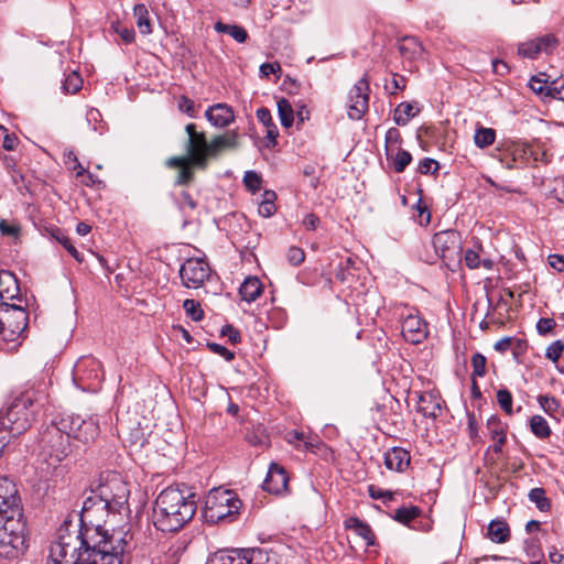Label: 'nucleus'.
Segmentation results:
<instances>
[{
  "instance_id": "nucleus-1",
  "label": "nucleus",
  "mask_w": 564,
  "mask_h": 564,
  "mask_svg": "<svg viewBox=\"0 0 564 564\" xmlns=\"http://www.w3.org/2000/svg\"><path fill=\"white\" fill-rule=\"evenodd\" d=\"M128 484L117 471H104L83 502L80 522L94 528L95 538L65 521L58 539L52 543L46 564H126L128 532L108 534L101 523L110 512H120L128 503Z\"/></svg>"
},
{
  "instance_id": "nucleus-2",
  "label": "nucleus",
  "mask_w": 564,
  "mask_h": 564,
  "mask_svg": "<svg viewBox=\"0 0 564 564\" xmlns=\"http://www.w3.org/2000/svg\"><path fill=\"white\" fill-rule=\"evenodd\" d=\"M196 496L189 489L170 486L156 497L153 506V524L162 532H177L195 516Z\"/></svg>"
},
{
  "instance_id": "nucleus-3",
  "label": "nucleus",
  "mask_w": 564,
  "mask_h": 564,
  "mask_svg": "<svg viewBox=\"0 0 564 564\" xmlns=\"http://www.w3.org/2000/svg\"><path fill=\"white\" fill-rule=\"evenodd\" d=\"M28 300L19 303H0V348L17 349L24 338L29 323Z\"/></svg>"
},
{
  "instance_id": "nucleus-4",
  "label": "nucleus",
  "mask_w": 564,
  "mask_h": 564,
  "mask_svg": "<svg viewBox=\"0 0 564 564\" xmlns=\"http://www.w3.org/2000/svg\"><path fill=\"white\" fill-rule=\"evenodd\" d=\"M26 521L22 509L0 513V556L17 558L26 549Z\"/></svg>"
},
{
  "instance_id": "nucleus-5",
  "label": "nucleus",
  "mask_w": 564,
  "mask_h": 564,
  "mask_svg": "<svg viewBox=\"0 0 564 564\" xmlns=\"http://www.w3.org/2000/svg\"><path fill=\"white\" fill-rule=\"evenodd\" d=\"M68 453V438L56 424V426L46 431L42 440V471L52 476L63 474L64 467L62 466V462L67 457Z\"/></svg>"
},
{
  "instance_id": "nucleus-6",
  "label": "nucleus",
  "mask_w": 564,
  "mask_h": 564,
  "mask_svg": "<svg viewBox=\"0 0 564 564\" xmlns=\"http://www.w3.org/2000/svg\"><path fill=\"white\" fill-rule=\"evenodd\" d=\"M240 508L241 501L232 490L217 488L208 492L203 516L206 522L213 524L231 521Z\"/></svg>"
},
{
  "instance_id": "nucleus-7",
  "label": "nucleus",
  "mask_w": 564,
  "mask_h": 564,
  "mask_svg": "<svg viewBox=\"0 0 564 564\" xmlns=\"http://www.w3.org/2000/svg\"><path fill=\"white\" fill-rule=\"evenodd\" d=\"M73 383L84 392H97L105 378L99 360L93 356H82L73 368Z\"/></svg>"
},
{
  "instance_id": "nucleus-8",
  "label": "nucleus",
  "mask_w": 564,
  "mask_h": 564,
  "mask_svg": "<svg viewBox=\"0 0 564 564\" xmlns=\"http://www.w3.org/2000/svg\"><path fill=\"white\" fill-rule=\"evenodd\" d=\"M33 405V398L29 393L15 399L0 416V429L9 430L12 434L26 431L33 419V412L28 406Z\"/></svg>"
},
{
  "instance_id": "nucleus-9",
  "label": "nucleus",
  "mask_w": 564,
  "mask_h": 564,
  "mask_svg": "<svg viewBox=\"0 0 564 564\" xmlns=\"http://www.w3.org/2000/svg\"><path fill=\"white\" fill-rule=\"evenodd\" d=\"M57 425L67 438L74 437L83 443L94 441L99 434L98 420L94 416L85 420L76 414H66L61 417Z\"/></svg>"
},
{
  "instance_id": "nucleus-10",
  "label": "nucleus",
  "mask_w": 564,
  "mask_h": 564,
  "mask_svg": "<svg viewBox=\"0 0 564 564\" xmlns=\"http://www.w3.org/2000/svg\"><path fill=\"white\" fill-rule=\"evenodd\" d=\"M185 132L187 133V141L184 144L186 155L183 156L191 159L197 169H206L208 158L212 156V147L206 134L197 131L194 123L186 124Z\"/></svg>"
},
{
  "instance_id": "nucleus-11",
  "label": "nucleus",
  "mask_w": 564,
  "mask_h": 564,
  "mask_svg": "<svg viewBox=\"0 0 564 564\" xmlns=\"http://www.w3.org/2000/svg\"><path fill=\"white\" fill-rule=\"evenodd\" d=\"M206 564H273L264 549L252 547L234 550L229 553L217 552L210 556Z\"/></svg>"
},
{
  "instance_id": "nucleus-12",
  "label": "nucleus",
  "mask_w": 564,
  "mask_h": 564,
  "mask_svg": "<svg viewBox=\"0 0 564 564\" xmlns=\"http://www.w3.org/2000/svg\"><path fill=\"white\" fill-rule=\"evenodd\" d=\"M433 246L435 252L443 259L449 268L452 264L459 263L462 257V239L456 230H443L434 235Z\"/></svg>"
},
{
  "instance_id": "nucleus-13",
  "label": "nucleus",
  "mask_w": 564,
  "mask_h": 564,
  "mask_svg": "<svg viewBox=\"0 0 564 564\" xmlns=\"http://www.w3.org/2000/svg\"><path fill=\"white\" fill-rule=\"evenodd\" d=\"M369 78L365 74L349 90L348 94V117L359 120L368 110L369 105Z\"/></svg>"
},
{
  "instance_id": "nucleus-14",
  "label": "nucleus",
  "mask_w": 564,
  "mask_h": 564,
  "mask_svg": "<svg viewBox=\"0 0 564 564\" xmlns=\"http://www.w3.org/2000/svg\"><path fill=\"white\" fill-rule=\"evenodd\" d=\"M210 275V268L203 259H188L181 269L180 276L187 289H198Z\"/></svg>"
},
{
  "instance_id": "nucleus-15",
  "label": "nucleus",
  "mask_w": 564,
  "mask_h": 564,
  "mask_svg": "<svg viewBox=\"0 0 564 564\" xmlns=\"http://www.w3.org/2000/svg\"><path fill=\"white\" fill-rule=\"evenodd\" d=\"M557 45V40L553 34L523 42L518 47V54L525 58H535L540 53H551Z\"/></svg>"
},
{
  "instance_id": "nucleus-16",
  "label": "nucleus",
  "mask_w": 564,
  "mask_h": 564,
  "mask_svg": "<svg viewBox=\"0 0 564 564\" xmlns=\"http://www.w3.org/2000/svg\"><path fill=\"white\" fill-rule=\"evenodd\" d=\"M427 324L416 314H409L402 322V336L411 344H420L427 337Z\"/></svg>"
},
{
  "instance_id": "nucleus-17",
  "label": "nucleus",
  "mask_w": 564,
  "mask_h": 564,
  "mask_svg": "<svg viewBox=\"0 0 564 564\" xmlns=\"http://www.w3.org/2000/svg\"><path fill=\"white\" fill-rule=\"evenodd\" d=\"M288 485L289 476L285 469L282 466L272 463L263 481V490L270 494L280 495L288 490Z\"/></svg>"
},
{
  "instance_id": "nucleus-18",
  "label": "nucleus",
  "mask_w": 564,
  "mask_h": 564,
  "mask_svg": "<svg viewBox=\"0 0 564 564\" xmlns=\"http://www.w3.org/2000/svg\"><path fill=\"white\" fill-rule=\"evenodd\" d=\"M22 509L15 484L8 477H0V513Z\"/></svg>"
},
{
  "instance_id": "nucleus-19",
  "label": "nucleus",
  "mask_w": 564,
  "mask_h": 564,
  "mask_svg": "<svg viewBox=\"0 0 564 564\" xmlns=\"http://www.w3.org/2000/svg\"><path fill=\"white\" fill-rule=\"evenodd\" d=\"M21 296L19 282L10 271H0V303H19Z\"/></svg>"
},
{
  "instance_id": "nucleus-20",
  "label": "nucleus",
  "mask_w": 564,
  "mask_h": 564,
  "mask_svg": "<svg viewBox=\"0 0 564 564\" xmlns=\"http://www.w3.org/2000/svg\"><path fill=\"white\" fill-rule=\"evenodd\" d=\"M165 165L170 169H180L175 180V185L184 186L193 182V167L196 166L193 164L191 159H185L184 156H172L166 160Z\"/></svg>"
},
{
  "instance_id": "nucleus-21",
  "label": "nucleus",
  "mask_w": 564,
  "mask_h": 564,
  "mask_svg": "<svg viewBox=\"0 0 564 564\" xmlns=\"http://www.w3.org/2000/svg\"><path fill=\"white\" fill-rule=\"evenodd\" d=\"M205 117L210 124L217 128H225L235 119L234 110L227 104H215L208 107Z\"/></svg>"
},
{
  "instance_id": "nucleus-22",
  "label": "nucleus",
  "mask_w": 564,
  "mask_h": 564,
  "mask_svg": "<svg viewBox=\"0 0 564 564\" xmlns=\"http://www.w3.org/2000/svg\"><path fill=\"white\" fill-rule=\"evenodd\" d=\"M410 462V453L402 447H392L384 453V466L389 470L402 473L409 467Z\"/></svg>"
},
{
  "instance_id": "nucleus-23",
  "label": "nucleus",
  "mask_w": 564,
  "mask_h": 564,
  "mask_svg": "<svg viewBox=\"0 0 564 564\" xmlns=\"http://www.w3.org/2000/svg\"><path fill=\"white\" fill-rule=\"evenodd\" d=\"M484 249L481 246H477L476 248L467 249L464 253L465 264L474 270L482 267L486 270H491L494 268V260L490 258L482 257Z\"/></svg>"
},
{
  "instance_id": "nucleus-24",
  "label": "nucleus",
  "mask_w": 564,
  "mask_h": 564,
  "mask_svg": "<svg viewBox=\"0 0 564 564\" xmlns=\"http://www.w3.org/2000/svg\"><path fill=\"white\" fill-rule=\"evenodd\" d=\"M212 156L218 155L224 150L237 149L239 147V133L236 130L217 135L210 141Z\"/></svg>"
},
{
  "instance_id": "nucleus-25",
  "label": "nucleus",
  "mask_w": 564,
  "mask_h": 564,
  "mask_svg": "<svg viewBox=\"0 0 564 564\" xmlns=\"http://www.w3.org/2000/svg\"><path fill=\"white\" fill-rule=\"evenodd\" d=\"M398 50L403 58L409 61H415L422 57L423 46L413 36H404L399 41Z\"/></svg>"
},
{
  "instance_id": "nucleus-26",
  "label": "nucleus",
  "mask_w": 564,
  "mask_h": 564,
  "mask_svg": "<svg viewBox=\"0 0 564 564\" xmlns=\"http://www.w3.org/2000/svg\"><path fill=\"white\" fill-rule=\"evenodd\" d=\"M344 524L347 530H352L357 535L362 538L368 546L375 544V533L372 532L369 524L361 521L359 518L350 517L345 520Z\"/></svg>"
},
{
  "instance_id": "nucleus-27",
  "label": "nucleus",
  "mask_w": 564,
  "mask_h": 564,
  "mask_svg": "<svg viewBox=\"0 0 564 564\" xmlns=\"http://www.w3.org/2000/svg\"><path fill=\"white\" fill-rule=\"evenodd\" d=\"M262 293V283L256 276L247 278L239 289V294L243 301L249 303L256 301Z\"/></svg>"
},
{
  "instance_id": "nucleus-28",
  "label": "nucleus",
  "mask_w": 564,
  "mask_h": 564,
  "mask_svg": "<svg viewBox=\"0 0 564 564\" xmlns=\"http://www.w3.org/2000/svg\"><path fill=\"white\" fill-rule=\"evenodd\" d=\"M417 411L426 417H436L441 413V404L433 394H421L417 400Z\"/></svg>"
},
{
  "instance_id": "nucleus-29",
  "label": "nucleus",
  "mask_w": 564,
  "mask_h": 564,
  "mask_svg": "<svg viewBox=\"0 0 564 564\" xmlns=\"http://www.w3.org/2000/svg\"><path fill=\"white\" fill-rule=\"evenodd\" d=\"M487 535L495 543H505L510 539V528L503 520H492L488 525Z\"/></svg>"
},
{
  "instance_id": "nucleus-30",
  "label": "nucleus",
  "mask_w": 564,
  "mask_h": 564,
  "mask_svg": "<svg viewBox=\"0 0 564 564\" xmlns=\"http://www.w3.org/2000/svg\"><path fill=\"white\" fill-rule=\"evenodd\" d=\"M419 111L414 102H401L394 109L393 120L398 126H405Z\"/></svg>"
},
{
  "instance_id": "nucleus-31",
  "label": "nucleus",
  "mask_w": 564,
  "mask_h": 564,
  "mask_svg": "<svg viewBox=\"0 0 564 564\" xmlns=\"http://www.w3.org/2000/svg\"><path fill=\"white\" fill-rule=\"evenodd\" d=\"M133 17L135 18V23L141 34L149 35L152 33V25L145 4L137 3L133 7Z\"/></svg>"
},
{
  "instance_id": "nucleus-32",
  "label": "nucleus",
  "mask_w": 564,
  "mask_h": 564,
  "mask_svg": "<svg viewBox=\"0 0 564 564\" xmlns=\"http://www.w3.org/2000/svg\"><path fill=\"white\" fill-rule=\"evenodd\" d=\"M215 30L219 33L229 34L238 43H245L248 39L247 31L237 24H225L223 22H216Z\"/></svg>"
},
{
  "instance_id": "nucleus-33",
  "label": "nucleus",
  "mask_w": 564,
  "mask_h": 564,
  "mask_svg": "<svg viewBox=\"0 0 564 564\" xmlns=\"http://www.w3.org/2000/svg\"><path fill=\"white\" fill-rule=\"evenodd\" d=\"M52 237L58 243H61L77 262L82 263L84 261L83 256L72 243L70 239L59 228L52 230Z\"/></svg>"
},
{
  "instance_id": "nucleus-34",
  "label": "nucleus",
  "mask_w": 564,
  "mask_h": 564,
  "mask_svg": "<svg viewBox=\"0 0 564 564\" xmlns=\"http://www.w3.org/2000/svg\"><path fill=\"white\" fill-rule=\"evenodd\" d=\"M278 113L281 124L284 128L292 127L294 121V110L291 102L286 98H281L278 100Z\"/></svg>"
},
{
  "instance_id": "nucleus-35",
  "label": "nucleus",
  "mask_w": 564,
  "mask_h": 564,
  "mask_svg": "<svg viewBox=\"0 0 564 564\" xmlns=\"http://www.w3.org/2000/svg\"><path fill=\"white\" fill-rule=\"evenodd\" d=\"M531 432L541 440L547 438L551 435V427L546 420L541 415H533L530 420Z\"/></svg>"
},
{
  "instance_id": "nucleus-36",
  "label": "nucleus",
  "mask_w": 564,
  "mask_h": 564,
  "mask_svg": "<svg viewBox=\"0 0 564 564\" xmlns=\"http://www.w3.org/2000/svg\"><path fill=\"white\" fill-rule=\"evenodd\" d=\"M496 131L491 128L479 127L476 129L474 141L475 144L480 148H487L495 142Z\"/></svg>"
},
{
  "instance_id": "nucleus-37",
  "label": "nucleus",
  "mask_w": 564,
  "mask_h": 564,
  "mask_svg": "<svg viewBox=\"0 0 564 564\" xmlns=\"http://www.w3.org/2000/svg\"><path fill=\"white\" fill-rule=\"evenodd\" d=\"M529 500L535 505V507L544 512L551 508L550 499L546 497L543 488L536 487L529 491Z\"/></svg>"
},
{
  "instance_id": "nucleus-38",
  "label": "nucleus",
  "mask_w": 564,
  "mask_h": 564,
  "mask_svg": "<svg viewBox=\"0 0 564 564\" xmlns=\"http://www.w3.org/2000/svg\"><path fill=\"white\" fill-rule=\"evenodd\" d=\"M421 509L415 506L401 507L395 510L394 519L403 524H409L413 519L419 517Z\"/></svg>"
},
{
  "instance_id": "nucleus-39",
  "label": "nucleus",
  "mask_w": 564,
  "mask_h": 564,
  "mask_svg": "<svg viewBox=\"0 0 564 564\" xmlns=\"http://www.w3.org/2000/svg\"><path fill=\"white\" fill-rule=\"evenodd\" d=\"M506 425L501 422V420L497 415H491L487 420V430L492 440L496 437L506 435Z\"/></svg>"
},
{
  "instance_id": "nucleus-40",
  "label": "nucleus",
  "mask_w": 564,
  "mask_h": 564,
  "mask_svg": "<svg viewBox=\"0 0 564 564\" xmlns=\"http://www.w3.org/2000/svg\"><path fill=\"white\" fill-rule=\"evenodd\" d=\"M183 307L186 312V314L195 322H199L203 319L204 317V312L200 307V304L195 301V300H191V299H187L184 301L183 303Z\"/></svg>"
},
{
  "instance_id": "nucleus-41",
  "label": "nucleus",
  "mask_w": 564,
  "mask_h": 564,
  "mask_svg": "<svg viewBox=\"0 0 564 564\" xmlns=\"http://www.w3.org/2000/svg\"><path fill=\"white\" fill-rule=\"evenodd\" d=\"M497 402L503 412L512 414V394L508 389L501 388L497 391Z\"/></svg>"
},
{
  "instance_id": "nucleus-42",
  "label": "nucleus",
  "mask_w": 564,
  "mask_h": 564,
  "mask_svg": "<svg viewBox=\"0 0 564 564\" xmlns=\"http://www.w3.org/2000/svg\"><path fill=\"white\" fill-rule=\"evenodd\" d=\"M412 155L410 152L399 149L395 155L393 156V167L394 171L401 173L405 170V167L411 163Z\"/></svg>"
},
{
  "instance_id": "nucleus-43",
  "label": "nucleus",
  "mask_w": 564,
  "mask_h": 564,
  "mask_svg": "<svg viewBox=\"0 0 564 564\" xmlns=\"http://www.w3.org/2000/svg\"><path fill=\"white\" fill-rule=\"evenodd\" d=\"M522 154H533V150L528 147V148H520V147H517L513 152H512V159L509 158V154H506L505 158L501 159V162L506 165L507 169H513V167H519V164H518V156H520Z\"/></svg>"
},
{
  "instance_id": "nucleus-44",
  "label": "nucleus",
  "mask_w": 564,
  "mask_h": 564,
  "mask_svg": "<svg viewBox=\"0 0 564 564\" xmlns=\"http://www.w3.org/2000/svg\"><path fill=\"white\" fill-rule=\"evenodd\" d=\"M486 365H487V359L482 354H480V352L474 354L471 357V367H473L471 377L473 378L484 377L486 375Z\"/></svg>"
},
{
  "instance_id": "nucleus-45",
  "label": "nucleus",
  "mask_w": 564,
  "mask_h": 564,
  "mask_svg": "<svg viewBox=\"0 0 564 564\" xmlns=\"http://www.w3.org/2000/svg\"><path fill=\"white\" fill-rule=\"evenodd\" d=\"M243 184L248 191L254 194L261 188L262 178L257 172L247 171L243 176Z\"/></svg>"
},
{
  "instance_id": "nucleus-46",
  "label": "nucleus",
  "mask_w": 564,
  "mask_h": 564,
  "mask_svg": "<svg viewBox=\"0 0 564 564\" xmlns=\"http://www.w3.org/2000/svg\"><path fill=\"white\" fill-rule=\"evenodd\" d=\"M547 96L564 101V76H561L547 85Z\"/></svg>"
},
{
  "instance_id": "nucleus-47",
  "label": "nucleus",
  "mask_w": 564,
  "mask_h": 564,
  "mask_svg": "<svg viewBox=\"0 0 564 564\" xmlns=\"http://www.w3.org/2000/svg\"><path fill=\"white\" fill-rule=\"evenodd\" d=\"M82 85L83 79L76 72H73L65 78L63 88L66 93L75 94L82 88Z\"/></svg>"
},
{
  "instance_id": "nucleus-48",
  "label": "nucleus",
  "mask_w": 564,
  "mask_h": 564,
  "mask_svg": "<svg viewBox=\"0 0 564 564\" xmlns=\"http://www.w3.org/2000/svg\"><path fill=\"white\" fill-rule=\"evenodd\" d=\"M538 400L544 412L550 415H553L555 412H557L560 408V402L554 397L540 395Z\"/></svg>"
},
{
  "instance_id": "nucleus-49",
  "label": "nucleus",
  "mask_w": 564,
  "mask_h": 564,
  "mask_svg": "<svg viewBox=\"0 0 564 564\" xmlns=\"http://www.w3.org/2000/svg\"><path fill=\"white\" fill-rule=\"evenodd\" d=\"M406 79L403 76L393 74L390 84H386L384 88L390 95L397 94L405 88Z\"/></svg>"
},
{
  "instance_id": "nucleus-50",
  "label": "nucleus",
  "mask_w": 564,
  "mask_h": 564,
  "mask_svg": "<svg viewBox=\"0 0 564 564\" xmlns=\"http://www.w3.org/2000/svg\"><path fill=\"white\" fill-rule=\"evenodd\" d=\"M286 259L291 265H300L305 259V252L299 247H291L288 250Z\"/></svg>"
},
{
  "instance_id": "nucleus-51",
  "label": "nucleus",
  "mask_w": 564,
  "mask_h": 564,
  "mask_svg": "<svg viewBox=\"0 0 564 564\" xmlns=\"http://www.w3.org/2000/svg\"><path fill=\"white\" fill-rule=\"evenodd\" d=\"M563 349H564V344L563 341L561 340H555L554 343H552L547 348H546V351H545V357L550 360H552L553 362H556L562 352H563Z\"/></svg>"
},
{
  "instance_id": "nucleus-52",
  "label": "nucleus",
  "mask_w": 564,
  "mask_h": 564,
  "mask_svg": "<svg viewBox=\"0 0 564 564\" xmlns=\"http://www.w3.org/2000/svg\"><path fill=\"white\" fill-rule=\"evenodd\" d=\"M524 551L531 558H538L542 555L539 541L534 538H530L524 541Z\"/></svg>"
},
{
  "instance_id": "nucleus-53",
  "label": "nucleus",
  "mask_w": 564,
  "mask_h": 564,
  "mask_svg": "<svg viewBox=\"0 0 564 564\" xmlns=\"http://www.w3.org/2000/svg\"><path fill=\"white\" fill-rule=\"evenodd\" d=\"M1 132L3 133L2 147L7 151H13L18 145V138L14 134L8 133V130L3 127H0Z\"/></svg>"
},
{
  "instance_id": "nucleus-54",
  "label": "nucleus",
  "mask_w": 564,
  "mask_h": 564,
  "mask_svg": "<svg viewBox=\"0 0 564 564\" xmlns=\"http://www.w3.org/2000/svg\"><path fill=\"white\" fill-rule=\"evenodd\" d=\"M417 170L421 174L434 173L438 170V162L433 159L425 158L420 162Z\"/></svg>"
},
{
  "instance_id": "nucleus-55",
  "label": "nucleus",
  "mask_w": 564,
  "mask_h": 564,
  "mask_svg": "<svg viewBox=\"0 0 564 564\" xmlns=\"http://www.w3.org/2000/svg\"><path fill=\"white\" fill-rule=\"evenodd\" d=\"M207 347L215 354L224 357L227 361H230L234 359L235 355L232 351L227 349L225 346H221L217 343H208Z\"/></svg>"
},
{
  "instance_id": "nucleus-56",
  "label": "nucleus",
  "mask_w": 564,
  "mask_h": 564,
  "mask_svg": "<svg viewBox=\"0 0 564 564\" xmlns=\"http://www.w3.org/2000/svg\"><path fill=\"white\" fill-rule=\"evenodd\" d=\"M115 31H116V33H118L120 39L126 44L132 43L134 41V39H135V33H134L133 29L121 26V25H117L115 28Z\"/></svg>"
},
{
  "instance_id": "nucleus-57",
  "label": "nucleus",
  "mask_w": 564,
  "mask_h": 564,
  "mask_svg": "<svg viewBox=\"0 0 564 564\" xmlns=\"http://www.w3.org/2000/svg\"><path fill=\"white\" fill-rule=\"evenodd\" d=\"M556 326V323L553 318H540L536 324V329L540 335H546L553 330Z\"/></svg>"
},
{
  "instance_id": "nucleus-58",
  "label": "nucleus",
  "mask_w": 564,
  "mask_h": 564,
  "mask_svg": "<svg viewBox=\"0 0 564 564\" xmlns=\"http://www.w3.org/2000/svg\"><path fill=\"white\" fill-rule=\"evenodd\" d=\"M178 109L189 117H195V104L192 99L183 96L178 101Z\"/></svg>"
},
{
  "instance_id": "nucleus-59",
  "label": "nucleus",
  "mask_w": 564,
  "mask_h": 564,
  "mask_svg": "<svg viewBox=\"0 0 564 564\" xmlns=\"http://www.w3.org/2000/svg\"><path fill=\"white\" fill-rule=\"evenodd\" d=\"M281 72V65L280 63L278 62H273V63H263L261 66H260V74L261 76L263 77H268L270 76L271 74H276V73H280Z\"/></svg>"
},
{
  "instance_id": "nucleus-60",
  "label": "nucleus",
  "mask_w": 564,
  "mask_h": 564,
  "mask_svg": "<svg viewBox=\"0 0 564 564\" xmlns=\"http://www.w3.org/2000/svg\"><path fill=\"white\" fill-rule=\"evenodd\" d=\"M257 118L265 128L271 124H274L271 112L268 108H259L257 110Z\"/></svg>"
},
{
  "instance_id": "nucleus-61",
  "label": "nucleus",
  "mask_w": 564,
  "mask_h": 564,
  "mask_svg": "<svg viewBox=\"0 0 564 564\" xmlns=\"http://www.w3.org/2000/svg\"><path fill=\"white\" fill-rule=\"evenodd\" d=\"M549 264L558 272H564V256L562 254H550Z\"/></svg>"
},
{
  "instance_id": "nucleus-62",
  "label": "nucleus",
  "mask_w": 564,
  "mask_h": 564,
  "mask_svg": "<svg viewBox=\"0 0 564 564\" xmlns=\"http://www.w3.org/2000/svg\"><path fill=\"white\" fill-rule=\"evenodd\" d=\"M530 88L536 94H544L547 96V85L545 80H541L536 77H532L529 84Z\"/></svg>"
},
{
  "instance_id": "nucleus-63",
  "label": "nucleus",
  "mask_w": 564,
  "mask_h": 564,
  "mask_svg": "<svg viewBox=\"0 0 564 564\" xmlns=\"http://www.w3.org/2000/svg\"><path fill=\"white\" fill-rule=\"evenodd\" d=\"M258 212L262 217L268 218L271 217L276 212V207L275 204H272L271 202H261L259 204Z\"/></svg>"
},
{
  "instance_id": "nucleus-64",
  "label": "nucleus",
  "mask_w": 564,
  "mask_h": 564,
  "mask_svg": "<svg viewBox=\"0 0 564 564\" xmlns=\"http://www.w3.org/2000/svg\"><path fill=\"white\" fill-rule=\"evenodd\" d=\"M221 334L228 336L231 344H237L240 341V333L231 325L224 326L221 329Z\"/></svg>"
}]
</instances>
